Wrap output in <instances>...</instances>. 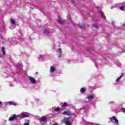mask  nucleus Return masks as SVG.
<instances>
[{
  "instance_id": "6ab92c4d",
  "label": "nucleus",
  "mask_w": 125,
  "mask_h": 125,
  "mask_svg": "<svg viewBox=\"0 0 125 125\" xmlns=\"http://www.w3.org/2000/svg\"><path fill=\"white\" fill-rule=\"evenodd\" d=\"M1 51L3 53V55H5V48H4V47L1 48Z\"/></svg>"
},
{
  "instance_id": "ddd939ff",
  "label": "nucleus",
  "mask_w": 125,
  "mask_h": 125,
  "mask_svg": "<svg viewBox=\"0 0 125 125\" xmlns=\"http://www.w3.org/2000/svg\"><path fill=\"white\" fill-rule=\"evenodd\" d=\"M87 98L89 101L92 100V99H94V97L91 95H87Z\"/></svg>"
},
{
  "instance_id": "7ed1b4c3",
  "label": "nucleus",
  "mask_w": 125,
  "mask_h": 125,
  "mask_svg": "<svg viewBox=\"0 0 125 125\" xmlns=\"http://www.w3.org/2000/svg\"><path fill=\"white\" fill-rule=\"evenodd\" d=\"M29 80L30 82V83H32V84H35L37 83V80H36V79L33 77L29 76Z\"/></svg>"
},
{
  "instance_id": "c85d7f7f",
  "label": "nucleus",
  "mask_w": 125,
  "mask_h": 125,
  "mask_svg": "<svg viewBox=\"0 0 125 125\" xmlns=\"http://www.w3.org/2000/svg\"><path fill=\"white\" fill-rule=\"evenodd\" d=\"M23 125H30L29 123H25L23 124Z\"/></svg>"
},
{
  "instance_id": "aec40b11",
  "label": "nucleus",
  "mask_w": 125,
  "mask_h": 125,
  "mask_svg": "<svg viewBox=\"0 0 125 125\" xmlns=\"http://www.w3.org/2000/svg\"><path fill=\"white\" fill-rule=\"evenodd\" d=\"M16 41V39H12V41L11 42L12 44H16V41Z\"/></svg>"
},
{
  "instance_id": "bb28decb",
  "label": "nucleus",
  "mask_w": 125,
  "mask_h": 125,
  "mask_svg": "<svg viewBox=\"0 0 125 125\" xmlns=\"http://www.w3.org/2000/svg\"><path fill=\"white\" fill-rule=\"evenodd\" d=\"M125 53V50H123L122 51H121V52H120V53Z\"/></svg>"
},
{
  "instance_id": "0eeeda50",
  "label": "nucleus",
  "mask_w": 125,
  "mask_h": 125,
  "mask_svg": "<svg viewBox=\"0 0 125 125\" xmlns=\"http://www.w3.org/2000/svg\"><path fill=\"white\" fill-rule=\"evenodd\" d=\"M55 71H56V68H55L54 66H51L50 68V74H53Z\"/></svg>"
},
{
  "instance_id": "9d476101",
  "label": "nucleus",
  "mask_w": 125,
  "mask_h": 125,
  "mask_svg": "<svg viewBox=\"0 0 125 125\" xmlns=\"http://www.w3.org/2000/svg\"><path fill=\"white\" fill-rule=\"evenodd\" d=\"M57 53L58 54L59 58H60V57H61V54L62 53V50H61V48H59L57 50Z\"/></svg>"
},
{
  "instance_id": "4be33fe9",
  "label": "nucleus",
  "mask_w": 125,
  "mask_h": 125,
  "mask_svg": "<svg viewBox=\"0 0 125 125\" xmlns=\"http://www.w3.org/2000/svg\"><path fill=\"white\" fill-rule=\"evenodd\" d=\"M125 5H123V6H121L120 7V9L121 10H125Z\"/></svg>"
},
{
  "instance_id": "a878e982",
  "label": "nucleus",
  "mask_w": 125,
  "mask_h": 125,
  "mask_svg": "<svg viewBox=\"0 0 125 125\" xmlns=\"http://www.w3.org/2000/svg\"><path fill=\"white\" fill-rule=\"evenodd\" d=\"M65 106H67V103H64L62 104V107H65Z\"/></svg>"
},
{
  "instance_id": "412c9836",
  "label": "nucleus",
  "mask_w": 125,
  "mask_h": 125,
  "mask_svg": "<svg viewBox=\"0 0 125 125\" xmlns=\"http://www.w3.org/2000/svg\"><path fill=\"white\" fill-rule=\"evenodd\" d=\"M93 27L94 28H95V29H99V27L98 26V25L96 24H93Z\"/></svg>"
},
{
  "instance_id": "5701e85b",
  "label": "nucleus",
  "mask_w": 125,
  "mask_h": 125,
  "mask_svg": "<svg viewBox=\"0 0 125 125\" xmlns=\"http://www.w3.org/2000/svg\"><path fill=\"white\" fill-rule=\"evenodd\" d=\"M11 23L13 24V25H14V24H15V21H14V20H13V19H11Z\"/></svg>"
},
{
  "instance_id": "f8f14e48",
  "label": "nucleus",
  "mask_w": 125,
  "mask_h": 125,
  "mask_svg": "<svg viewBox=\"0 0 125 125\" xmlns=\"http://www.w3.org/2000/svg\"><path fill=\"white\" fill-rule=\"evenodd\" d=\"M63 115H66L67 116H70L71 115V111L69 110L65 111L62 113Z\"/></svg>"
},
{
  "instance_id": "b1692460",
  "label": "nucleus",
  "mask_w": 125,
  "mask_h": 125,
  "mask_svg": "<svg viewBox=\"0 0 125 125\" xmlns=\"http://www.w3.org/2000/svg\"><path fill=\"white\" fill-rule=\"evenodd\" d=\"M60 110V107H58L55 109V112H59V111Z\"/></svg>"
},
{
  "instance_id": "9b49d317",
  "label": "nucleus",
  "mask_w": 125,
  "mask_h": 125,
  "mask_svg": "<svg viewBox=\"0 0 125 125\" xmlns=\"http://www.w3.org/2000/svg\"><path fill=\"white\" fill-rule=\"evenodd\" d=\"M46 120H47V118L44 116L40 118V121L42 122H46Z\"/></svg>"
},
{
  "instance_id": "a211bd4d",
  "label": "nucleus",
  "mask_w": 125,
  "mask_h": 125,
  "mask_svg": "<svg viewBox=\"0 0 125 125\" xmlns=\"http://www.w3.org/2000/svg\"><path fill=\"white\" fill-rule=\"evenodd\" d=\"M85 90H86V88H82L80 90V91H81V93H83L85 92Z\"/></svg>"
},
{
  "instance_id": "c756f323",
  "label": "nucleus",
  "mask_w": 125,
  "mask_h": 125,
  "mask_svg": "<svg viewBox=\"0 0 125 125\" xmlns=\"http://www.w3.org/2000/svg\"><path fill=\"white\" fill-rule=\"evenodd\" d=\"M2 102H1V101H0V105H2Z\"/></svg>"
},
{
  "instance_id": "7c9ffc66",
  "label": "nucleus",
  "mask_w": 125,
  "mask_h": 125,
  "mask_svg": "<svg viewBox=\"0 0 125 125\" xmlns=\"http://www.w3.org/2000/svg\"><path fill=\"white\" fill-rule=\"evenodd\" d=\"M0 57H1V55L0 54Z\"/></svg>"
},
{
  "instance_id": "2f4dec72",
  "label": "nucleus",
  "mask_w": 125,
  "mask_h": 125,
  "mask_svg": "<svg viewBox=\"0 0 125 125\" xmlns=\"http://www.w3.org/2000/svg\"><path fill=\"white\" fill-rule=\"evenodd\" d=\"M112 25H114V23H112Z\"/></svg>"
},
{
  "instance_id": "dca6fc26",
  "label": "nucleus",
  "mask_w": 125,
  "mask_h": 125,
  "mask_svg": "<svg viewBox=\"0 0 125 125\" xmlns=\"http://www.w3.org/2000/svg\"><path fill=\"white\" fill-rule=\"evenodd\" d=\"M43 34H44V35H46V36H48V35H49V31L48 30H45L43 31Z\"/></svg>"
},
{
  "instance_id": "473e14b6",
  "label": "nucleus",
  "mask_w": 125,
  "mask_h": 125,
  "mask_svg": "<svg viewBox=\"0 0 125 125\" xmlns=\"http://www.w3.org/2000/svg\"><path fill=\"white\" fill-rule=\"evenodd\" d=\"M71 20H72L70 19V21H71Z\"/></svg>"
},
{
  "instance_id": "20e7f679",
  "label": "nucleus",
  "mask_w": 125,
  "mask_h": 125,
  "mask_svg": "<svg viewBox=\"0 0 125 125\" xmlns=\"http://www.w3.org/2000/svg\"><path fill=\"white\" fill-rule=\"evenodd\" d=\"M110 120L112 122H113V121H114L115 125H118L119 124V120L117 119V117L116 116H112L110 118Z\"/></svg>"
},
{
  "instance_id": "f257e3e1",
  "label": "nucleus",
  "mask_w": 125,
  "mask_h": 125,
  "mask_svg": "<svg viewBox=\"0 0 125 125\" xmlns=\"http://www.w3.org/2000/svg\"><path fill=\"white\" fill-rule=\"evenodd\" d=\"M30 113L28 112H22L20 114L18 115V118L24 119V118H28L29 117Z\"/></svg>"
},
{
  "instance_id": "f03ea898",
  "label": "nucleus",
  "mask_w": 125,
  "mask_h": 125,
  "mask_svg": "<svg viewBox=\"0 0 125 125\" xmlns=\"http://www.w3.org/2000/svg\"><path fill=\"white\" fill-rule=\"evenodd\" d=\"M62 124H65V125H71L70 119L69 118H65L62 120Z\"/></svg>"
},
{
  "instance_id": "f3484780",
  "label": "nucleus",
  "mask_w": 125,
  "mask_h": 125,
  "mask_svg": "<svg viewBox=\"0 0 125 125\" xmlns=\"http://www.w3.org/2000/svg\"><path fill=\"white\" fill-rule=\"evenodd\" d=\"M123 76H124V74L122 73L121 76H120L116 80V83H119L120 82V80L122 79V77H123Z\"/></svg>"
},
{
  "instance_id": "423d86ee",
  "label": "nucleus",
  "mask_w": 125,
  "mask_h": 125,
  "mask_svg": "<svg viewBox=\"0 0 125 125\" xmlns=\"http://www.w3.org/2000/svg\"><path fill=\"white\" fill-rule=\"evenodd\" d=\"M97 9L99 10V12L100 14H101L102 18H104V19H106V18L105 17L104 14H103V12H102V10H101V9L99 7H97Z\"/></svg>"
},
{
  "instance_id": "6e6552de",
  "label": "nucleus",
  "mask_w": 125,
  "mask_h": 125,
  "mask_svg": "<svg viewBox=\"0 0 125 125\" xmlns=\"http://www.w3.org/2000/svg\"><path fill=\"white\" fill-rule=\"evenodd\" d=\"M4 104H9V105H14V106H16L17 105V103H15V102L10 101L8 103H4Z\"/></svg>"
},
{
  "instance_id": "39448f33",
  "label": "nucleus",
  "mask_w": 125,
  "mask_h": 125,
  "mask_svg": "<svg viewBox=\"0 0 125 125\" xmlns=\"http://www.w3.org/2000/svg\"><path fill=\"white\" fill-rule=\"evenodd\" d=\"M17 117H18V115H16V114H14L12 117H11L9 118L8 121L9 122H12V121L16 120V118Z\"/></svg>"
},
{
  "instance_id": "1a4fd4ad",
  "label": "nucleus",
  "mask_w": 125,
  "mask_h": 125,
  "mask_svg": "<svg viewBox=\"0 0 125 125\" xmlns=\"http://www.w3.org/2000/svg\"><path fill=\"white\" fill-rule=\"evenodd\" d=\"M58 22L60 24H63V23H65V21L62 20V19L60 17L58 18Z\"/></svg>"
},
{
  "instance_id": "4468645a",
  "label": "nucleus",
  "mask_w": 125,
  "mask_h": 125,
  "mask_svg": "<svg viewBox=\"0 0 125 125\" xmlns=\"http://www.w3.org/2000/svg\"><path fill=\"white\" fill-rule=\"evenodd\" d=\"M74 26H79L80 28H84V27H85V25H84V24H74Z\"/></svg>"
},
{
  "instance_id": "cd10ccee",
  "label": "nucleus",
  "mask_w": 125,
  "mask_h": 125,
  "mask_svg": "<svg viewBox=\"0 0 125 125\" xmlns=\"http://www.w3.org/2000/svg\"><path fill=\"white\" fill-rule=\"evenodd\" d=\"M87 125H92V123H87Z\"/></svg>"
},
{
  "instance_id": "393cba45",
  "label": "nucleus",
  "mask_w": 125,
  "mask_h": 125,
  "mask_svg": "<svg viewBox=\"0 0 125 125\" xmlns=\"http://www.w3.org/2000/svg\"><path fill=\"white\" fill-rule=\"evenodd\" d=\"M122 112H123V113H124L125 114V107H123L122 109H121Z\"/></svg>"
},
{
  "instance_id": "2eb2a0df",
  "label": "nucleus",
  "mask_w": 125,
  "mask_h": 125,
  "mask_svg": "<svg viewBox=\"0 0 125 125\" xmlns=\"http://www.w3.org/2000/svg\"><path fill=\"white\" fill-rule=\"evenodd\" d=\"M38 58L40 60V61H43V60H44V57H43V56L42 55H40Z\"/></svg>"
}]
</instances>
